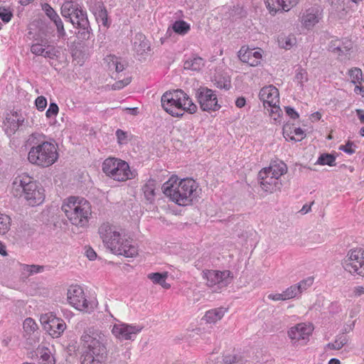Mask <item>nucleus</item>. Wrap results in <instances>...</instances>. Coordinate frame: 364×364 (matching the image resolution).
Wrapping results in <instances>:
<instances>
[{
  "label": "nucleus",
  "instance_id": "1",
  "mask_svg": "<svg viewBox=\"0 0 364 364\" xmlns=\"http://www.w3.org/2000/svg\"><path fill=\"white\" fill-rule=\"evenodd\" d=\"M164 194L179 206L191 205L201 194L199 183L192 178H181L173 174L162 185Z\"/></svg>",
  "mask_w": 364,
  "mask_h": 364
},
{
  "label": "nucleus",
  "instance_id": "2",
  "mask_svg": "<svg viewBox=\"0 0 364 364\" xmlns=\"http://www.w3.org/2000/svg\"><path fill=\"white\" fill-rule=\"evenodd\" d=\"M107 335L100 329L90 328L80 337L83 348L82 364H105Z\"/></svg>",
  "mask_w": 364,
  "mask_h": 364
},
{
  "label": "nucleus",
  "instance_id": "3",
  "mask_svg": "<svg viewBox=\"0 0 364 364\" xmlns=\"http://www.w3.org/2000/svg\"><path fill=\"white\" fill-rule=\"evenodd\" d=\"M98 233L105 245L114 254L125 257H134L138 255V247L133 240L127 237L116 226L109 223H103L99 227Z\"/></svg>",
  "mask_w": 364,
  "mask_h": 364
},
{
  "label": "nucleus",
  "instance_id": "4",
  "mask_svg": "<svg viewBox=\"0 0 364 364\" xmlns=\"http://www.w3.org/2000/svg\"><path fill=\"white\" fill-rule=\"evenodd\" d=\"M11 191L15 196L22 197L31 207L43 204L46 199L45 188L27 173H22L14 178Z\"/></svg>",
  "mask_w": 364,
  "mask_h": 364
},
{
  "label": "nucleus",
  "instance_id": "5",
  "mask_svg": "<svg viewBox=\"0 0 364 364\" xmlns=\"http://www.w3.org/2000/svg\"><path fill=\"white\" fill-rule=\"evenodd\" d=\"M62 210L70 223L77 227H85L92 214V207L83 198L70 196L64 200Z\"/></svg>",
  "mask_w": 364,
  "mask_h": 364
},
{
  "label": "nucleus",
  "instance_id": "6",
  "mask_svg": "<svg viewBox=\"0 0 364 364\" xmlns=\"http://www.w3.org/2000/svg\"><path fill=\"white\" fill-rule=\"evenodd\" d=\"M102 171L107 177L119 183L133 180L137 176V172L130 167L127 161L114 156L104 160Z\"/></svg>",
  "mask_w": 364,
  "mask_h": 364
},
{
  "label": "nucleus",
  "instance_id": "7",
  "mask_svg": "<svg viewBox=\"0 0 364 364\" xmlns=\"http://www.w3.org/2000/svg\"><path fill=\"white\" fill-rule=\"evenodd\" d=\"M59 158L58 145L50 141H43L32 146L28 153V161L41 168H48Z\"/></svg>",
  "mask_w": 364,
  "mask_h": 364
},
{
  "label": "nucleus",
  "instance_id": "8",
  "mask_svg": "<svg viewBox=\"0 0 364 364\" xmlns=\"http://www.w3.org/2000/svg\"><path fill=\"white\" fill-rule=\"evenodd\" d=\"M343 269L353 277H364V248L349 249L341 261Z\"/></svg>",
  "mask_w": 364,
  "mask_h": 364
},
{
  "label": "nucleus",
  "instance_id": "9",
  "mask_svg": "<svg viewBox=\"0 0 364 364\" xmlns=\"http://www.w3.org/2000/svg\"><path fill=\"white\" fill-rule=\"evenodd\" d=\"M67 301L74 309L85 313L93 311L97 305V301L88 298L79 285H72L68 288Z\"/></svg>",
  "mask_w": 364,
  "mask_h": 364
},
{
  "label": "nucleus",
  "instance_id": "10",
  "mask_svg": "<svg viewBox=\"0 0 364 364\" xmlns=\"http://www.w3.org/2000/svg\"><path fill=\"white\" fill-rule=\"evenodd\" d=\"M314 329L311 322H300L289 328L287 334L292 346H304L310 341Z\"/></svg>",
  "mask_w": 364,
  "mask_h": 364
},
{
  "label": "nucleus",
  "instance_id": "11",
  "mask_svg": "<svg viewBox=\"0 0 364 364\" xmlns=\"http://www.w3.org/2000/svg\"><path fill=\"white\" fill-rule=\"evenodd\" d=\"M40 322L43 329L53 338H60L67 328L64 320L53 312L42 314Z\"/></svg>",
  "mask_w": 364,
  "mask_h": 364
},
{
  "label": "nucleus",
  "instance_id": "12",
  "mask_svg": "<svg viewBox=\"0 0 364 364\" xmlns=\"http://www.w3.org/2000/svg\"><path fill=\"white\" fill-rule=\"evenodd\" d=\"M259 97L263 102V105L271 108L270 114H279L282 111L278 105L279 102V93L277 88L273 85L264 87L260 90Z\"/></svg>",
  "mask_w": 364,
  "mask_h": 364
},
{
  "label": "nucleus",
  "instance_id": "13",
  "mask_svg": "<svg viewBox=\"0 0 364 364\" xmlns=\"http://www.w3.org/2000/svg\"><path fill=\"white\" fill-rule=\"evenodd\" d=\"M69 21L80 29L78 31V38L81 40H87L90 38L91 28L86 12L79 7L75 13L69 19Z\"/></svg>",
  "mask_w": 364,
  "mask_h": 364
},
{
  "label": "nucleus",
  "instance_id": "14",
  "mask_svg": "<svg viewBox=\"0 0 364 364\" xmlns=\"http://www.w3.org/2000/svg\"><path fill=\"white\" fill-rule=\"evenodd\" d=\"M142 327L119 322L113 325L112 335L119 341L134 340L135 336L141 331Z\"/></svg>",
  "mask_w": 364,
  "mask_h": 364
},
{
  "label": "nucleus",
  "instance_id": "15",
  "mask_svg": "<svg viewBox=\"0 0 364 364\" xmlns=\"http://www.w3.org/2000/svg\"><path fill=\"white\" fill-rule=\"evenodd\" d=\"M198 102L203 111H217L220 106L218 105L216 95L213 91L206 87H200L196 92Z\"/></svg>",
  "mask_w": 364,
  "mask_h": 364
},
{
  "label": "nucleus",
  "instance_id": "16",
  "mask_svg": "<svg viewBox=\"0 0 364 364\" xmlns=\"http://www.w3.org/2000/svg\"><path fill=\"white\" fill-rule=\"evenodd\" d=\"M203 277L206 279L208 286L213 287L216 284L226 286L230 282L232 276L229 270L218 271L208 269L203 271Z\"/></svg>",
  "mask_w": 364,
  "mask_h": 364
},
{
  "label": "nucleus",
  "instance_id": "17",
  "mask_svg": "<svg viewBox=\"0 0 364 364\" xmlns=\"http://www.w3.org/2000/svg\"><path fill=\"white\" fill-rule=\"evenodd\" d=\"M259 180L261 188L269 193H272L280 190L282 185V179L277 177L270 176L266 173L265 171H259Z\"/></svg>",
  "mask_w": 364,
  "mask_h": 364
},
{
  "label": "nucleus",
  "instance_id": "18",
  "mask_svg": "<svg viewBox=\"0 0 364 364\" xmlns=\"http://www.w3.org/2000/svg\"><path fill=\"white\" fill-rule=\"evenodd\" d=\"M283 136L287 141L298 142L306 137L305 132L294 124L287 122L283 127Z\"/></svg>",
  "mask_w": 364,
  "mask_h": 364
},
{
  "label": "nucleus",
  "instance_id": "19",
  "mask_svg": "<svg viewBox=\"0 0 364 364\" xmlns=\"http://www.w3.org/2000/svg\"><path fill=\"white\" fill-rule=\"evenodd\" d=\"M299 0H267L266 4L270 12L288 11L299 3Z\"/></svg>",
  "mask_w": 364,
  "mask_h": 364
},
{
  "label": "nucleus",
  "instance_id": "20",
  "mask_svg": "<svg viewBox=\"0 0 364 364\" xmlns=\"http://www.w3.org/2000/svg\"><path fill=\"white\" fill-rule=\"evenodd\" d=\"M31 51L36 55H41L50 59H53L59 53V51L53 46H43L40 43L33 44L31 47Z\"/></svg>",
  "mask_w": 364,
  "mask_h": 364
},
{
  "label": "nucleus",
  "instance_id": "21",
  "mask_svg": "<svg viewBox=\"0 0 364 364\" xmlns=\"http://www.w3.org/2000/svg\"><path fill=\"white\" fill-rule=\"evenodd\" d=\"M261 170L265 171L266 173L270 176L277 177L281 179L282 176L287 173L288 168L286 164L283 161H273L267 167H264Z\"/></svg>",
  "mask_w": 364,
  "mask_h": 364
},
{
  "label": "nucleus",
  "instance_id": "22",
  "mask_svg": "<svg viewBox=\"0 0 364 364\" xmlns=\"http://www.w3.org/2000/svg\"><path fill=\"white\" fill-rule=\"evenodd\" d=\"M22 115H8L4 122V127L6 133L8 135L14 134L15 132L22 125L23 119H21Z\"/></svg>",
  "mask_w": 364,
  "mask_h": 364
},
{
  "label": "nucleus",
  "instance_id": "23",
  "mask_svg": "<svg viewBox=\"0 0 364 364\" xmlns=\"http://www.w3.org/2000/svg\"><path fill=\"white\" fill-rule=\"evenodd\" d=\"M227 309L223 307L210 309L205 312L202 320L208 324H215L220 321L226 313Z\"/></svg>",
  "mask_w": 364,
  "mask_h": 364
},
{
  "label": "nucleus",
  "instance_id": "24",
  "mask_svg": "<svg viewBox=\"0 0 364 364\" xmlns=\"http://www.w3.org/2000/svg\"><path fill=\"white\" fill-rule=\"evenodd\" d=\"M191 29L190 25L183 20L176 21L171 26H170L166 31V36L171 37L172 33L184 36Z\"/></svg>",
  "mask_w": 364,
  "mask_h": 364
},
{
  "label": "nucleus",
  "instance_id": "25",
  "mask_svg": "<svg viewBox=\"0 0 364 364\" xmlns=\"http://www.w3.org/2000/svg\"><path fill=\"white\" fill-rule=\"evenodd\" d=\"M37 352L39 355V364H55V359L49 348L39 346Z\"/></svg>",
  "mask_w": 364,
  "mask_h": 364
},
{
  "label": "nucleus",
  "instance_id": "26",
  "mask_svg": "<svg viewBox=\"0 0 364 364\" xmlns=\"http://www.w3.org/2000/svg\"><path fill=\"white\" fill-rule=\"evenodd\" d=\"M161 106L164 108V111L168 114H175L173 112L174 109H178V107H181V101L177 99H171L170 100H167V98L162 99L161 98ZM176 114H178L177 112Z\"/></svg>",
  "mask_w": 364,
  "mask_h": 364
},
{
  "label": "nucleus",
  "instance_id": "27",
  "mask_svg": "<svg viewBox=\"0 0 364 364\" xmlns=\"http://www.w3.org/2000/svg\"><path fill=\"white\" fill-rule=\"evenodd\" d=\"M23 336H30L38 330V326L36 321L31 318H26L23 322Z\"/></svg>",
  "mask_w": 364,
  "mask_h": 364
},
{
  "label": "nucleus",
  "instance_id": "28",
  "mask_svg": "<svg viewBox=\"0 0 364 364\" xmlns=\"http://www.w3.org/2000/svg\"><path fill=\"white\" fill-rule=\"evenodd\" d=\"M168 277L167 272L164 273H151L148 274V278L151 279L154 283L160 284L165 289H169L171 285L166 283V279Z\"/></svg>",
  "mask_w": 364,
  "mask_h": 364
},
{
  "label": "nucleus",
  "instance_id": "29",
  "mask_svg": "<svg viewBox=\"0 0 364 364\" xmlns=\"http://www.w3.org/2000/svg\"><path fill=\"white\" fill-rule=\"evenodd\" d=\"M204 65V62L202 58L195 57L192 59H188L184 62L183 68L186 70H191L193 71H198Z\"/></svg>",
  "mask_w": 364,
  "mask_h": 364
},
{
  "label": "nucleus",
  "instance_id": "30",
  "mask_svg": "<svg viewBox=\"0 0 364 364\" xmlns=\"http://www.w3.org/2000/svg\"><path fill=\"white\" fill-rule=\"evenodd\" d=\"M79 8L73 1H65L61 6V14L63 17L70 19Z\"/></svg>",
  "mask_w": 364,
  "mask_h": 364
},
{
  "label": "nucleus",
  "instance_id": "31",
  "mask_svg": "<svg viewBox=\"0 0 364 364\" xmlns=\"http://www.w3.org/2000/svg\"><path fill=\"white\" fill-rule=\"evenodd\" d=\"M166 97H167V100L174 98L181 101L183 98L187 100V94L180 89L166 91L163 94L162 99L166 100Z\"/></svg>",
  "mask_w": 364,
  "mask_h": 364
},
{
  "label": "nucleus",
  "instance_id": "32",
  "mask_svg": "<svg viewBox=\"0 0 364 364\" xmlns=\"http://www.w3.org/2000/svg\"><path fill=\"white\" fill-rule=\"evenodd\" d=\"M117 141L119 146L127 145L133 138V136L122 129H117L116 131Z\"/></svg>",
  "mask_w": 364,
  "mask_h": 364
},
{
  "label": "nucleus",
  "instance_id": "33",
  "mask_svg": "<svg viewBox=\"0 0 364 364\" xmlns=\"http://www.w3.org/2000/svg\"><path fill=\"white\" fill-rule=\"evenodd\" d=\"M136 40L139 41L137 42L136 41L134 42V47L136 49L137 52H140L141 54L144 53L146 50H148L149 49V45L148 41L146 40V38L142 34H138L136 36Z\"/></svg>",
  "mask_w": 364,
  "mask_h": 364
},
{
  "label": "nucleus",
  "instance_id": "34",
  "mask_svg": "<svg viewBox=\"0 0 364 364\" xmlns=\"http://www.w3.org/2000/svg\"><path fill=\"white\" fill-rule=\"evenodd\" d=\"M187 100L183 98L181 100V107H178V110L188 112V114H195L197 111V106L192 102L187 95Z\"/></svg>",
  "mask_w": 364,
  "mask_h": 364
},
{
  "label": "nucleus",
  "instance_id": "35",
  "mask_svg": "<svg viewBox=\"0 0 364 364\" xmlns=\"http://www.w3.org/2000/svg\"><path fill=\"white\" fill-rule=\"evenodd\" d=\"M296 43V38L292 36H281L278 38V43L281 48L290 49Z\"/></svg>",
  "mask_w": 364,
  "mask_h": 364
},
{
  "label": "nucleus",
  "instance_id": "36",
  "mask_svg": "<svg viewBox=\"0 0 364 364\" xmlns=\"http://www.w3.org/2000/svg\"><path fill=\"white\" fill-rule=\"evenodd\" d=\"M156 184L154 180H149L143 187V191L147 200H152L155 196Z\"/></svg>",
  "mask_w": 364,
  "mask_h": 364
},
{
  "label": "nucleus",
  "instance_id": "37",
  "mask_svg": "<svg viewBox=\"0 0 364 364\" xmlns=\"http://www.w3.org/2000/svg\"><path fill=\"white\" fill-rule=\"evenodd\" d=\"M11 226V218L9 216L0 214V234L4 235L6 233Z\"/></svg>",
  "mask_w": 364,
  "mask_h": 364
},
{
  "label": "nucleus",
  "instance_id": "38",
  "mask_svg": "<svg viewBox=\"0 0 364 364\" xmlns=\"http://www.w3.org/2000/svg\"><path fill=\"white\" fill-rule=\"evenodd\" d=\"M335 161L336 158L333 155L324 154H321L318 157L316 164L319 165H328L330 166H335Z\"/></svg>",
  "mask_w": 364,
  "mask_h": 364
},
{
  "label": "nucleus",
  "instance_id": "39",
  "mask_svg": "<svg viewBox=\"0 0 364 364\" xmlns=\"http://www.w3.org/2000/svg\"><path fill=\"white\" fill-rule=\"evenodd\" d=\"M259 50H255L254 49H244V47H242L240 51L238 52V57L242 62L248 61L250 58L254 57L257 53Z\"/></svg>",
  "mask_w": 364,
  "mask_h": 364
},
{
  "label": "nucleus",
  "instance_id": "40",
  "mask_svg": "<svg viewBox=\"0 0 364 364\" xmlns=\"http://www.w3.org/2000/svg\"><path fill=\"white\" fill-rule=\"evenodd\" d=\"M283 296L285 300H289L291 299H294L299 294V287H296V285H292L288 287L286 290L282 291Z\"/></svg>",
  "mask_w": 364,
  "mask_h": 364
},
{
  "label": "nucleus",
  "instance_id": "41",
  "mask_svg": "<svg viewBox=\"0 0 364 364\" xmlns=\"http://www.w3.org/2000/svg\"><path fill=\"white\" fill-rule=\"evenodd\" d=\"M349 75L351 78V82L353 84H356L357 82L360 84L361 81H363L362 70L359 68H355L353 69L350 70Z\"/></svg>",
  "mask_w": 364,
  "mask_h": 364
},
{
  "label": "nucleus",
  "instance_id": "42",
  "mask_svg": "<svg viewBox=\"0 0 364 364\" xmlns=\"http://www.w3.org/2000/svg\"><path fill=\"white\" fill-rule=\"evenodd\" d=\"M347 343V339L345 336H341L336 338L333 343L327 344V348L331 350H340Z\"/></svg>",
  "mask_w": 364,
  "mask_h": 364
},
{
  "label": "nucleus",
  "instance_id": "43",
  "mask_svg": "<svg viewBox=\"0 0 364 364\" xmlns=\"http://www.w3.org/2000/svg\"><path fill=\"white\" fill-rule=\"evenodd\" d=\"M223 364H243V360L239 355H229L224 357Z\"/></svg>",
  "mask_w": 364,
  "mask_h": 364
},
{
  "label": "nucleus",
  "instance_id": "44",
  "mask_svg": "<svg viewBox=\"0 0 364 364\" xmlns=\"http://www.w3.org/2000/svg\"><path fill=\"white\" fill-rule=\"evenodd\" d=\"M318 22V17L314 14L309 13L304 17V23L307 28L314 26Z\"/></svg>",
  "mask_w": 364,
  "mask_h": 364
},
{
  "label": "nucleus",
  "instance_id": "45",
  "mask_svg": "<svg viewBox=\"0 0 364 364\" xmlns=\"http://www.w3.org/2000/svg\"><path fill=\"white\" fill-rule=\"evenodd\" d=\"M314 282V279L312 277H309L301 281L298 284H295L296 287H299V294H301L304 290L307 289L310 287Z\"/></svg>",
  "mask_w": 364,
  "mask_h": 364
},
{
  "label": "nucleus",
  "instance_id": "46",
  "mask_svg": "<svg viewBox=\"0 0 364 364\" xmlns=\"http://www.w3.org/2000/svg\"><path fill=\"white\" fill-rule=\"evenodd\" d=\"M13 13L4 6L0 7V18L4 22L8 23L11 21Z\"/></svg>",
  "mask_w": 364,
  "mask_h": 364
},
{
  "label": "nucleus",
  "instance_id": "47",
  "mask_svg": "<svg viewBox=\"0 0 364 364\" xmlns=\"http://www.w3.org/2000/svg\"><path fill=\"white\" fill-rule=\"evenodd\" d=\"M42 9L45 11L46 14L50 20H53L54 18H58V14L54 11V9L47 3H45L42 5Z\"/></svg>",
  "mask_w": 364,
  "mask_h": 364
},
{
  "label": "nucleus",
  "instance_id": "48",
  "mask_svg": "<svg viewBox=\"0 0 364 364\" xmlns=\"http://www.w3.org/2000/svg\"><path fill=\"white\" fill-rule=\"evenodd\" d=\"M51 21H53V23H55V25L57 28V32L58 33V36H64L65 35V31L64 29L63 21H62L61 18H60V16H58V18H54Z\"/></svg>",
  "mask_w": 364,
  "mask_h": 364
},
{
  "label": "nucleus",
  "instance_id": "49",
  "mask_svg": "<svg viewBox=\"0 0 364 364\" xmlns=\"http://www.w3.org/2000/svg\"><path fill=\"white\" fill-rule=\"evenodd\" d=\"M35 105L39 112H43L47 107V100L43 96H39L35 100Z\"/></svg>",
  "mask_w": 364,
  "mask_h": 364
},
{
  "label": "nucleus",
  "instance_id": "50",
  "mask_svg": "<svg viewBox=\"0 0 364 364\" xmlns=\"http://www.w3.org/2000/svg\"><path fill=\"white\" fill-rule=\"evenodd\" d=\"M355 144L353 142L348 141L345 145H341L339 150H341L348 154H353L355 153Z\"/></svg>",
  "mask_w": 364,
  "mask_h": 364
},
{
  "label": "nucleus",
  "instance_id": "51",
  "mask_svg": "<svg viewBox=\"0 0 364 364\" xmlns=\"http://www.w3.org/2000/svg\"><path fill=\"white\" fill-rule=\"evenodd\" d=\"M261 58H262V54L259 50L258 53H257L255 55H254V57L252 56V57L250 58L248 61H245L244 63L249 64L250 66L255 67L259 64Z\"/></svg>",
  "mask_w": 364,
  "mask_h": 364
},
{
  "label": "nucleus",
  "instance_id": "52",
  "mask_svg": "<svg viewBox=\"0 0 364 364\" xmlns=\"http://www.w3.org/2000/svg\"><path fill=\"white\" fill-rule=\"evenodd\" d=\"M131 82V77H127L122 80L117 81L114 84L112 85L113 90H119L124 86L129 85Z\"/></svg>",
  "mask_w": 364,
  "mask_h": 364
},
{
  "label": "nucleus",
  "instance_id": "53",
  "mask_svg": "<svg viewBox=\"0 0 364 364\" xmlns=\"http://www.w3.org/2000/svg\"><path fill=\"white\" fill-rule=\"evenodd\" d=\"M106 60L107 61L109 69L115 70L118 58H117L115 55H109L107 57Z\"/></svg>",
  "mask_w": 364,
  "mask_h": 364
},
{
  "label": "nucleus",
  "instance_id": "54",
  "mask_svg": "<svg viewBox=\"0 0 364 364\" xmlns=\"http://www.w3.org/2000/svg\"><path fill=\"white\" fill-rule=\"evenodd\" d=\"M98 17L101 18L102 25L105 26H107V12L105 9H101L99 12Z\"/></svg>",
  "mask_w": 364,
  "mask_h": 364
},
{
  "label": "nucleus",
  "instance_id": "55",
  "mask_svg": "<svg viewBox=\"0 0 364 364\" xmlns=\"http://www.w3.org/2000/svg\"><path fill=\"white\" fill-rule=\"evenodd\" d=\"M267 298L270 300L277 301H284L283 294L282 293H274V294H269L267 296Z\"/></svg>",
  "mask_w": 364,
  "mask_h": 364
},
{
  "label": "nucleus",
  "instance_id": "56",
  "mask_svg": "<svg viewBox=\"0 0 364 364\" xmlns=\"http://www.w3.org/2000/svg\"><path fill=\"white\" fill-rule=\"evenodd\" d=\"M59 108L55 102H50L46 114H58Z\"/></svg>",
  "mask_w": 364,
  "mask_h": 364
},
{
  "label": "nucleus",
  "instance_id": "57",
  "mask_svg": "<svg viewBox=\"0 0 364 364\" xmlns=\"http://www.w3.org/2000/svg\"><path fill=\"white\" fill-rule=\"evenodd\" d=\"M85 254H86V256L87 257L90 259V260H94L96 259L97 257V253L95 252V251L91 248V247H89L85 251Z\"/></svg>",
  "mask_w": 364,
  "mask_h": 364
},
{
  "label": "nucleus",
  "instance_id": "58",
  "mask_svg": "<svg viewBox=\"0 0 364 364\" xmlns=\"http://www.w3.org/2000/svg\"><path fill=\"white\" fill-rule=\"evenodd\" d=\"M353 294L355 296H360L364 294V287L362 286L355 287L353 289Z\"/></svg>",
  "mask_w": 364,
  "mask_h": 364
},
{
  "label": "nucleus",
  "instance_id": "59",
  "mask_svg": "<svg viewBox=\"0 0 364 364\" xmlns=\"http://www.w3.org/2000/svg\"><path fill=\"white\" fill-rule=\"evenodd\" d=\"M246 100L243 97H238L235 101V105L237 107H243L245 105Z\"/></svg>",
  "mask_w": 364,
  "mask_h": 364
},
{
  "label": "nucleus",
  "instance_id": "60",
  "mask_svg": "<svg viewBox=\"0 0 364 364\" xmlns=\"http://www.w3.org/2000/svg\"><path fill=\"white\" fill-rule=\"evenodd\" d=\"M354 92L356 94H360L363 97H364V86L361 85L360 84L359 85H355L354 88Z\"/></svg>",
  "mask_w": 364,
  "mask_h": 364
},
{
  "label": "nucleus",
  "instance_id": "61",
  "mask_svg": "<svg viewBox=\"0 0 364 364\" xmlns=\"http://www.w3.org/2000/svg\"><path fill=\"white\" fill-rule=\"evenodd\" d=\"M125 68V65L123 64L122 62H120L119 60H117V65H116V68H115V71L119 73L120 72H122V70H124Z\"/></svg>",
  "mask_w": 364,
  "mask_h": 364
},
{
  "label": "nucleus",
  "instance_id": "62",
  "mask_svg": "<svg viewBox=\"0 0 364 364\" xmlns=\"http://www.w3.org/2000/svg\"><path fill=\"white\" fill-rule=\"evenodd\" d=\"M43 267L38 265H31L30 266V272L31 273H37L40 272L43 270Z\"/></svg>",
  "mask_w": 364,
  "mask_h": 364
},
{
  "label": "nucleus",
  "instance_id": "63",
  "mask_svg": "<svg viewBox=\"0 0 364 364\" xmlns=\"http://www.w3.org/2000/svg\"><path fill=\"white\" fill-rule=\"evenodd\" d=\"M329 50L333 53L343 52L341 47L339 46H336L335 43H331V45L329 46Z\"/></svg>",
  "mask_w": 364,
  "mask_h": 364
},
{
  "label": "nucleus",
  "instance_id": "64",
  "mask_svg": "<svg viewBox=\"0 0 364 364\" xmlns=\"http://www.w3.org/2000/svg\"><path fill=\"white\" fill-rule=\"evenodd\" d=\"M124 111L132 112L131 114H137L141 112L140 110H139V108L136 107H127V108L122 109V112H124Z\"/></svg>",
  "mask_w": 364,
  "mask_h": 364
}]
</instances>
